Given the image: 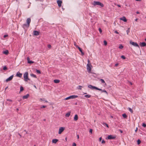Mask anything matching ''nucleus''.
<instances>
[{"instance_id": "nucleus-1", "label": "nucleus", "mask_w": 146, "mask_h": 146, "mask_svg": "<svg viewBox=\"0 0 146 146\" xmlns=\"http://www.w3.org/2000/svg\"><path fill=\"white\" fill-rule=\"evenodd\" d=\"M24 80L26 82H27L28 80H30V79L28 77V74L27 72H25L24 74Z\"/></svg>"}, {"instance_id": "nucleus-2", "label": "nucleus", "mask_w": 146, "mask_h": 146, "mask_svg": "<svg viewBox=\"0 0 146 146\" xmlns=\"http://www.w3.org/2000/svg\"><path fill=\"white\" fill-rule=\"evenodd\" d=\"M92 4L94 6L96 5H100L101 7H103L104 6V5L99 1H94L93 2Z\"/></svg>"}, {"instance_id": "nucleus-3", "label": "nucleus", "mask_w": 146, "mask_h": 146, "mask_svg": "<svg viewBox=\"0 0 146 146\" xmlns=\"http://www.w3.org/2000/svg\"><path fill=\"white\" fill-rule=\"evenodd\" d=\"M78 96L77 95H72L67 97L64 99V100H67L70 99H73L78 97Z\"/></svg>"}, {"instance_id": "nucleus-4", "label": "nucleus", "mask_w": 146, "mask_h": 146, "mask_svg": "<svg viewBox=\"0 0 146 146\" xmlns=\"http://www.w3.org/2000/svg\"><path fill=\"white\" fill-rule=\"evenodd\" d=\"M92 68V66L91 64H87V69L88 73H90L91 72V68Z\"/></svg>"}, {"instance_id": "nucleus-5", "label": "nucleus", "mask_w": 146, "mask_h": 146, "mask_svg": "<svg viewBox=\"0 0 146 146\" xmlns=\"http://www.w3.org/2000/svg\"><path fill=\"white\" fill-rule=\"evenodd\" d=\"M88 87L89 88L91 89L92 90H98V87H97L95 86H93L90 84L88 85Z\"/></svg>"}, {"instance_id": "nucleus-6", "label": "nucleus", "mask_w": 146, "mask_h": 146, "mask_svg": "<svg viewBox=\"0 0 146 146\" xmlns=\"http://www.w3.org/2000/svg\"><path fill=\"white\" fill-rule=\"evenodd\" d=\"M116 137V135H110L108 136L107 139H115Z\"/></svg>"}, {"instance_id": "nucleus-7", "label": "nucleus", "mask_w": 146, "mask_h": 146, "mask_svg": "<svg viewBox=\"0 0 146 146\" xmlns=\"http://www.w3.org/2000/svg\"><path fill=\"white\" fill-rule=\"evenodd\" d=\"M65 128L64 127H60L59 129L58 133L59 134H61L62 132L64 131Z\"/></svg>"}, {"instance_id": "nucleus-8", "label": "nucleus", "mask_w": 146, "mask_h": 146, "mask_svg": "<svg viewBox=\"0 0 146 146\" xmlns=\"http://www.w3.org/2000/svg\"><path fill=\"white\" fill-rule=\"evenodd\" d=\"M130 44H131L132 45H133L135 46L138 47H139V45L136 42H134L132 41H130Z\"/></svg>"}, {"instance_id": "nucleus-9", "label": "nucleus", "mask_w": 146, "mask_h": 146, "mask_svg": "<svg viewBox=\"0 0 146 146\" xmlns=\"http://www.w3.org/2000/svg\"><path fill=\"white\" fill-rule=\"evenodd\" d=\"M13 77V75H12L10 76L9 78L6 79V81L7 82H9L12 80Z\"/></svg>"}, {"instance_id": "nucleus-10", "label": "nucleus", "mask_w": 146, "mask_h": 146, "mask_svg": "<svg viewBox=\"0 0 146 146\" xmlns=\"http://www.w3.org/2000/svg\"><path fill=\"white\" fill-rule=\"evenodd\" d=\"M57 3L58 5V6L59 7H60L61 6V4L62 3V2L60 0H57Z\"/></svg>"}, {"instance_id": "nucleus-11", "label": "nucleus", "mask_w": 146, "mask_h": 146, "mask_svg": "<svg viewBox=\"0 0 146 146\" xmlns=\"http://www.w3.org/2000/svg\"><path fill=\"white\" fill-rule=\"evenodd\" d=\"M27 59L28 63L32 64L34 63L33 61L30 60V58L29 57H28Z\"/></svg>"}, {"instance_id": "nucleus-12", "label": "nucleus", "mask_w": 146, "mask_h": 146, "mask_svg": "<svg viewBox=\"0 0 146 146\" xmlns=\"http://www.w3.org/2000/svg\"><path fill=\"white\" fill-rule=\"evenodd\" d=\"M27 59L28 63L32 64L34 63L33 61L30 60V58L29 57H28Z\"/></svg>"}, {"instance_id": "nucleus-13", "label": "nucleus", "mask_w": 146, "mask_h": 146, "mask_svg": "<svg viewBox=\"0 0 146 146\" xmlns=\"http://www.w3.org/2000/svg\"><path fill=\"white\" fill-rule=\"evenodd\" d=\"M97 90H100V91H101V92L102 93V92H105V93L107 95L108 94V93L107 92L106 90H102V89H100V88H98V89Z\"/></svg>"}, {"instance_id": "nucleus-14", "label": "nucleus", "mask_w": 146, "mask_h": 146, "mask_svg": "<svg viewBox=\"0 0 146 146\" xmlns=\"http://www.w3.org/2000/svg\"><path fill=\"white\" fill-rule=\"evenodd\" d=\"M34 35L35 36H37L39 34V32L36 31H33Z\"/></svg>"}, {"instance_id": "nucleus-15", "label": "nucleus", "mask_w": 146, "mask_h": 146, "mask_svg": "<svg viewBox=\"0 0 146 146\" xmlns=\"http://www.w3.org/2000/svg\"><path fill=\"white\" fill-rule=\"evenodd\" d=\"M22 73H21L18 72L17 73L16 76H17L19 77V78H21L22 76Z\"/></svg>"}, {"instance_id": "nucleus-16", "label": "nucleus", "mask_w": 146, "mask_h": 146, "mask_svg": "<svg viewBox=\"0 0 146 146\" xmlns=\"http://www.w3.org/2000/svg\"><path fill=\"white\" fill-rule=\"evenodd\" d=\"M120 19L121 20L125 22H126L127 21V20L126 19V18L124 17H123L122 18H120Z\"/></svg>"}, {"instance_id": "nucleus-17", "label": "nucleus", "mask_w": 146, "mask_h": 146, "mask_svg": "<svg viewBox=\"0 0 146 146\" xmlns=\"http://www.w3.org/2000/svg\"><path fill=\"white\" fill-rule=\"evenodd\" d=\"M29 96V94H27L26 95L23 96V99H27Z\"/></svg>"}, {"instance_id": "nucleus-18", "label": "nucleus", "mask_w": 146, "mask_h": 146, "mask_svg": "<svg viewBox=\"0 0 146 146\" xmlns=\"http://www.w3.org/2000/svg\"><path fill=\"white\" fill-rule=\"evenodd\" d=\"M31 21V19L30 18H28L27 20V23L28 24V26H29L30 23Z\"/></svg>"}, {"instance_id": "nucleus-19", "label": "nucleus", "mask_w": 146, "mask_h": 146, "mask_svg": "<svg viewBox=\"0 0 146 146\" xmlns=\"http://www.w3.org/2000/svg\"><path fill=\"white\" fill-rule=\"evenodd\" d=\"M58 141V139H53L52 141V143H56Z\"/></svg>"}, {"instance_id": "nucleus-20", "label": "nucleus", "mask_w": 146, "mask_h": 146, "mask_svg": "<svg viewBox=\"0 0 146 146\" xmlns=\"http://www.w3.org/2000/svg\"><path fill=\"white\" fill-rule=\"evenodd\" d=\"M140 45L141 46H146V43L145 42H142L140 43Z\"/></svg>"}, {"instance_id": "nucleus-21", "label": "nucleus", "mask_w": 146, "mask_h": 146, "mask_svg": "<svg viewBox=\"0 0 146 146\" xmlns=\"http://www.w3.org/2000/svg\"><path fill=\"white\" fill-rule=\"evenodd\" d=\"M77 48H78V49L79 50V51L81 52L82 53V54L83 55L84 54L83 52H82V49L80 48L79 46H77Z\"/></svg>"}, {"instance_id": "nucleus-22", "label": "nucleus", "mask_w": 146, "mask_h": 146, "mask_svg": "<svg viewBox=\"0 0 146 146\" xmlns=\"http://www.w3.org/2000/svg\"><path fill=\"white\" fill-rule=\"evenodd\" d=\"M78 117L77 115H75L74 117V120L75 121H77L78 119Z\"/></svg>"}, {"instance_id": "nucleus-23", "label": "nucleus", "mask_w": 146, "mask_h": 146, "mask_svg": "<svg viewBox=\"0 0 146 146\" xmlns=\"http://www.w3.org/2000/svg\"><path fill=\"white\" fill-rule=\"evenodd\" d=\"M70 113H71L70 112H68L67 113H66V115H65V116L66 117H69V116L70 115Z\"/></svg>"}, {"instance_id": "nucleus-24", "label": "nucleus", "mask_w": 146, "mask_h": 146, "mask_svg": "<svg viewBox=\"0 0 146 146\" xmlns=\"http://www.w3.org/2000/svg\"><path fill=\"white\" fill-rule=\"evenodd\" d=\"M29 26H28V24H24L23 25V27L24 28H25L26 27L28 28L29 27Z\"/></svg>"}, {"instance_id": "nucleus-25", "label": "nucleus", "mask_w": 146, "mask_h": 146, "mask_svg": "<svg viewBox=\"0 0 146 146\" xmlns=\"http://www.w3.org/2000/svg\"><path fill=\"white\" fill-rule=\"evenodd\" d=\"M60 82V80H54V82L55 83H58Z\"/></svg>"}, {"instance_id": "nucleus-26", "label": "nucleus", "mask_w": 146, "mask_h": 146, "mask_svg": "<svg viewBox=\"0 0 146 146\" xmlns=\"http://www.w3.org/2000/svg\"><path fill=\"white\" fill-rule=\"evenodd\" d=\"M3 53L7 55L9 53V51L8 50H6L4 51L3 52Z\"/></svg>"}, {"instance_id": "nucleus-27", "label": "nucleus", "mask_w": 146, "mask_h": 146, "mask_svg": "<svg viewBox=\"0 0 146 146\" xmlns=\"http://www.w3.org/2000/svg\"><path fill=\"white\" fill-rule=\"evenodd\" d=\"M84 96L87 98H89L91 97V96L90 95H86Z\"/></svg>"}, {"instance_id": "nucleus-28", "label": "nucleus", "mask_w": 146, "mask_h": 146, "mask_svg": "<svg viewBox=\"0 0 146 146\" xmlns=\"http://www.w3.org/2000/svg\"><path fill=\"white\" fill-rule=\"evenodd\" d=\"M99 81H101L102 83H105L104 80L102 79H100Z\"/></svg>"}, {"instance_id": "nucleus-29", "label": "nucleus", "mask_w": 146, "mask_h": 146, "mask_svg": "<svg viewBox=\"0 0 146 146\" xmlns=\"http://www.w3.org/2000/svg\"><path fill=\"white\" fill-rule=\"evenodd\" d=\"M31 76L35 78H37L36 76V75L34 74H30Z\"/></svg>"}, {"instance_id": "nucleus-30", "label": "nucleus", "mask_w": 146, "mask_h": 146, "mask_svg": "<svg viewBox=\"0 0 146 146\" xmlns=\"http://www.w3.org/2000/svg\"><path fill=\"white\" fill-rule=\"evenodd\" d=\"M24 90V88L22 86H21L20 88V92H22Z\"/></svg>"}, {"instance_id": "nucleus-31", "label": "nucleus", "mask_w": 146, "mask_h": 146, "mask_svg": "<svg viewBox=\"0 0 146 146\" xmlns=\"http://www.w3.org/2000/svg\"><path fill=\"white\" fill-rule=\"evenodd\" d=\"M122 116L124 118H126L127 117V115L125 113H124V114H123Z\"/></svg>"}, {"instance_id": "nucleus-32", "label": "nucleus", "mask_w": 146, "mask_h": 146, "mask_svg": "<svg viewBox=\"0 0 146 146\" xmlns=\"http://www.w3.org/2000/svg\"><path fill=\"white\" fill-rule=\"evenodd\" d=\"M128 110H129V111L131 113H133V111L132 109H131V108H128Z\"/></svg>"}, {"instance_id": "nucleus-33", "label": "nucleus", "mask_w": 146, "mask_h": 146, "mask_svg": "<svg viewBox=\"0 0 146 146\" xmlns=\"http://www.w3.org/2000/svg\"><path fill=\"white\" fill-rule=\"evenodd\" d=\"M141 143V140L139 139H138L137 141V144L138 145H139L140 144V143Z\"/></svg>"}, {"instance_id": "nucleus-34", "label": "nucleus", "mask_w": 146, "mask_h": 146, "mask_svg": "<svg viewBox=\"0 0 146 146\" xmlns=\"http://www.w3.org/2000/svg\"><path fill=\"white\" fill-rule=\"evenodd\" d=\"M36 72L38 74H40L41 73L40 71L39 70L36 69Z\"/></svg>"}, {"instance_id": "nucleus-35", "label": "nucleus", "mask_w": 146, "mask_h": 146, "mask_svg": "<svg viewBox=\"0 0 146 146\" xmlns=\"http://www.w3.org/2000/svg\"><path fill=\"white\" fill-rule=\"evenodd\" d=\"M3 69L4 70H6L7 69V68L6 66H5L3 67Z\"/></svg>"}, {"instance_id": "nucleus-36", "label": "nucleus", "mask_w": 146, "mask_h": 146, "mask_svg": "<svg viewBox=\"0 0 146 146\" xmlns=\"http://www.w3.org/2000/svg\"><path fill=\"white\" fill-rule=\"evenodd\" d=\"M123 46L122 44H120L119 46V48L120 49H122L123 48Z\"/></svg>"}, {"instance_id": "nucleus-37", "label": "nucleus", "mask_w": 146, "mask_h": 146, "mask_svg": "<svg viewBox=\"0 0 146 146\" xmlns=\"http://www.w3.org/2000/svg\"><path fill=\"white\" fill-rule=\"evenodd\" d=\"M37 113V114L38 117H39L41 114V113L40 111H38Z\"/></svg>"}, {"instance_id": "nucleus-38", "label": "nucleus", "mask_w": 146, "mask_h": 146, "mask_svg": "<svg viewBox=\"0 0 146 146\" xmlns=\"http://www.w3.org/2000/svg\"><path fill=\"white\" fill-rule=\"evenodd\" d=\"M82 87L80 86H78V88L80 90H82Z\"/></svg>"}, {"instance_id": "nucleus-39", "label": "nucleus", "mask_w": 146, "mask_h": 146, "mask_svg": "<svg viewBox=\"0 0 146 146\" xmlns=\"http://www.w3.org/2000/svg\"><path fill=\"white\" fill-rule=\"evenodd\" d=\"M104 44L105 45H107V42H106V41L104 40Z\"/></svg>"}, {"instance_id": "nucleus-40", "label": "nucleus", "mask_w": 146, "mask_h": 146, "mask_svg": "<svg viewBox=\"0 0 146 146\" xmlns=\"http://www.w3.org/2000/svg\"><path fill=\"white\" fill-rule=\"evenodd\" d=\"M142 126L144 127H146V124L145 123H143Z\"/></svg>"}, {"instance_id": "nucleus-41", "label": "nucleus", "mask_w": 146, "mask_h": 146, "mask_svg": "<svg viewBox=\"0 0 146 146\" xmlns=\"http://www.w3.org/2000/svg\"><path fill=\"white\" fill-rule=\"evenodd\" d=\"M127 35H128L129 33L130 32L129 29H128L126 31Z\"/></svg>"}, {"instance_id": "nucleus-42", "label": "nucleus", "mask_w": 146, "mask_h": 146, "mask_svg": "<svg viewBox=\"0 0 146 146\" xmlns=\"http://www.w3.org/2000/svg\"><path fill=\"white\" fill-rule=\"evenodd\" d=\"M93 130L92 129H90L89 132L91 134H92Z\"/></svg>"}, {"instance_id": "nucleus-43", "label": "nucleus", "mask_w": 146, "mask_h": 146, "mask_svg": "<svg viewBox=\"0 0 146 146\" xmlns=\"http://www.w3.org/2000/svg\"><path fill=\"white\" fill-rule=\"evenodd\" d=\"M51 47V46L50 44H49L48 45V48H50Z\"/></svg>"}, {"instance_id": "nucleus-44", "label": "nucleus", "mask_w": 146, "mask_h": 146, "mask_svg": "<svg viewBox=\"0 0 146 146\" xmlns=\"http://www.w3.org/2000/svg\"><path fill=\"white\" fill-rule=\"evenodd\" d=\"M7 100L8 101H9V102H12L13 101V100H11V99H7Z\"/></svg>"}, {"instance_id": "nucleus-45", "label": "nucleus", "mask_w": 146, "mask_h": 146, "mask_svg": "<svg viewBox=\"0 0 146 146\" xmlns=\"http://www.w3.org/2000/svg\"><path fill=\"white\" fill-rule=\"evenodd\" d=\"M46 106H42L41 107V108H45L46 107Z\"/></svg>"}, {"instance_id": "nucleus-46", "label": "nucleus", "mask_w": 146, "mask_h": 146, "mask_svg": "<svg viewBox=\"0 0 146 146\" xmlns=\"http://www.w3.org/2000/svg\"><path fill=\"white\" fill-rule=\"evenodd\" d=\"M121 58L123 59H125V56H121Z\"/></svg>"}, {"instance_id": "nucleus-47", "label": "nucleus", "mask_w": 146, "mask_h": 146, "mask_svg": "<svg viewBox=\"0 0 146 146\" xmlns=\"http://www.w3.org/2000/svg\"><path fill=\"white\" fill-rule=\"evenodd\" d=\"M99 30L100 33H102V29L100 28L99 29Z\"/></svg>"}, {"instance_id": "nucleus-48", "label": "nucleus", "mask_w": 146, "mask_h": 146, "mask_svg": "<svg viewBox=\"0 0 146 146\" xmlns=\"http://www.w3.org/2000/svg\"><path fill=\"white\" fill-rule=\"evenodd\" d=\"M72 146H76V143H73Z\"/></svg>"}, {"instance_id": "nucleus-49", "label": "nucleus", "mask_w": 146, "mask_h": 146, "mask_svg": "<svg viewBox=\"0 0 146 146\" xmlns=\"http://www.w3.org/2000/svg\"><path fill=\"white\" fill-rule=\"evenodd\" d=\"M105 143V141L104 140H103L102 141V143H103V144L104 143Z\"/></svg>"}, {"instance_id": "nucleus-50", "label": "nucleus", "mask_w": 146, "mask_h": 146, "mask_svg": "<svg viewBox=\"0 0 146 146\" xmlns=\"http://www.w3.org/2000/svg\"><path fill=\"white\" fill-rule=\"evenodd\" d=\"M74 44L76 46V47L77 48V46H78L76 45V42H74Z\"/></svg>"}, {"instance_id": "nucleus-51", "label": "nucleus", "mask_w": 146, "mask_h": 146, "mask_svg": "<svg viewBox=\"0 0 146 146\" xmlns=\"http://www.w3.org/2000/svg\"><path fill=\"white\" fill-rule=\"evenodd\" d=\"M105 124L107 127H108V128L109 127L107 123H105Z\"/></svg>"}, {"instance_id": "nucleus-52", "label": "nucleus", "mask_w": 146, "mask_h": 146, "mask_svg": "<svg viewBox=\"0 0 146 146\" xmlns=\"http://www.w3.org/2000/svg\"><path fill=\"white\" fill-rule=\"evenodd\" d=\"M119 64H115L114 67V68L116 67Z\"/></svg>"}, {"instance_id": "nucleus-53", "label": "nucleus", "mask_w": 146, "mask_h": 146, "mask_svg": "<svg viewBox=\"0 0 146 146\" xmlns=\"http://www.w3.org/2000/svg\"><path fill=\"white\" fill-rule=\"evenodd\" d=\"M115 33L117 34H118L119 33L117 31H115Z\"/></svg>"}, {"instance_id": "nucleus-54", "label": "nucleus", "mask_w": 146, "mask_h": 146, "mask_svg": "<svg viewBox=\"0 0 146 146\" xmlns=\"http://www.w3.org/2000/svg\"><path fill=\"white\" fill-rule=\"evenodd\" d=\"M8 36V35H5L4 36V38H5L7 36Z\"/></svg>"}, {"instance_id": "nucleus-55", "label": "nucleus", "mask_w": 146, "mask_h": 146, "mask_svg": "<svg viewBox=\"0 0 146 146\" xmlns=\"http://www.w3.org/2000/svg\"><path fill=\"white\" fill-rule=\"evenodd\" d=\"M119 131H120V133H123V131H122V130H121V129H119Z\"/></svg>"}, {"instance_id": "nucleus-56", "label": "nucleus", "mask_w": 146, "mask_h": 146, "mask_svg": "<svg viewBox=\"0 0 146 146\" xmlns=\"http://www.w3.org/2000/svg\"><path fill=\"white\" fill-rule=\"evenodd\" d=\"M24 131H25V132H26V134L28 133L27 131L26 130H24Z\"/></svg>"}, {"instance_id": "nucleus-57", "label": "nucleus", "mask_w": 146, "mask_h": 146, "mask_svg": "<svg viewBox=\"0 0 146 146\" xmlns=\"http://www.w3.org/2000/svg\"><path fill=\"white\" fill-rule=\"evenodd\" d=\"M40 100H41L42 101H44V98H43V99L41 98L40 99Z\"/></svg>"}, {"instance_id": "nucleus-58", "label": "nucleus", "mask_w": 146, "mask_h": 146, "mask_svg": "<svg viewBox=\"0 0 146 146\" xmlns=\"http://www.w3.org/2000/svg\"><path fill=\"white\" fill-rule=\"evenodd\" d=\"M102 138L101 137H100V138H99V141H101V140H102Z\"/></svg>"}, {"instance_id": "nucleus-59", "label": "nucleus", "mask_w": 146, "mask_h": 146, "mask_svg": "<svg viewBox=\"0 0 146 146\" xmlns=\"http://www.w3.org/2000/svg\"><path fill=\"white\" fill-rule=\"evenodd\" d=\"M137 130H138V128L137 127H136V129L135 130V132H136L137 131Z\"/></svg>"}, {"instance_id": "nucleus-60", "label": "nucleus", "mask_w": 146, "mask_h": 146, "mask_svg": "<svg viewBox=\"0 0 146 146\" xmlns=\"http://www.w3.org/2000/svg\"><path fill=\"white\" fill-rule=\"evenodd\" d=\"M117 5L119 7H121L120 5Z\"/></svg>"}, {"instance_id": "nucleus-61", "label": "nucleus", "mask_w": 146, "mask_h": 146, "mask_svg": "<svg viewBox=\"0 0 146 146\" xmlns=\"http://www.w3.org/2000/svg\"><path fill=\"white\" fill-rule=\"evenodd\" d=\"M77 138H78V139H79V135H77Z\"/></svg>"}, {"instance_id": "nucleus-62", "label": "nucleus", "mask_w": 146, "mask_h": 146, "mask_svg": "<svg viewBox=\"0 0 146 146\" xmlns=\"http://www.w3.org/2000/svg\"><path fill=\"white\" fill-rule=\"evenodd\" d=\"M18 134L20 136V137H21V135H20L19 133H18Z\"/></svg>"}, {"instance_id": "nucleus-63", "label": "nucleus", "mask_w": 146, "mask_h": 146, "mask_svg": "<svg viewBox=\"0 0 146 146\" xmlns=\"http://www.w3.org/2000/svg\"><path fill=\"white\" fill-rule=\"evenodd\" d=\"M33 86H34V87L35 88H36V86H35V85H34Z\"/></svg>"}, {"instance_id": "nucleus-64", "label": "nucleus", "mask_w": 146, "mask_h": 146, "mask_svg": "<svg viewBox=\"0 0 146 146\" xmlns=\"http://www.w3.org/2000/svg\"><path fill=\"white\" fill-rule=\"evenodd\" d=\"M105 84V86H107V84H106L105 82V83H104Z\"/></svg>"}]
</instances>
